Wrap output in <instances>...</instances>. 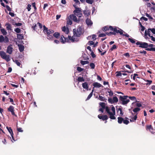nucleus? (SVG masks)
<instances>
[{
	"label": "nucleus",
	"instance_id": "f257e3e1",
	"mask_svg": "<svg viewBox=\"0 0 155 155\" xmlns=\"http://www.w3.org/2000/svg\"><path fill=\"white\" fill-rule=\"evenodd\" d=\"M129 97L131 100L136 101V98L134 96H120L119 97L120 101L122 102V104L125 105L127 104L129 101L128 99H127V98Z\"/></svg>",
	"mask_w": 155,
	"mask_h": 155
},
{
	"label": "nucleus",
	"instance_id": "f03ea898",
	"mask_svg": "<svg viewBox=\"0 0 155 155\" xmlns=\"http://www.w3.org/2000/svg\"><path fill=\"white\" fill-rule=\"evenodd\" d=\"M43 32L45 34L47 35L48 39L52 40L53 38V35L54 32V30L51 29H48V28L44 25L43 26Z\"/></svg>",
	"mask_w": 155,
	"mask_h": 155
},
{
	"label": "nucleus",
	"instance_id": "7ed1b4c3",
	"mask_svg": "<svg viewBox=\"0 0 155 155\" xmlns=\"http://www.w3.org/2000/svg\"><path fill=\"white\" fill-rule=\"evenodd\" d=\"M82 29L80 26H78L77 29H73L74 35L76 37H80L82 34Z\"/></svg>",
	"mask_w": 155,
	"mask_h": 155
},
{
	"label": "nucleus",
	"instance_id": "20e7f679",
	"mask_svg": "<svg viewBox=\"0 0 155 155\" xmlns=\"http://www.w3.org/2000/svg\"><path fill=\"white\" fill-rule=\"evenodd\" d=\"M113 32L111 31L109 32H106V34L107 35H116V33H120V35L123 34L124 31L121 29L119 28L118 27H116V31H113Z\"/></svg>",
	"mask_w": 155,
	"mask_h": 155
},
{
	"label": "nucleus",
	"instance_id": "39448f33",
	"mask_svg": "<svg viewBox=\"0 0 155 155\" xmlns=\"http://www.w3.org/2000/svg\"><path fill=\"white\" fill-rule=\"evenodd\" d=\"M81 12L82 10L81 8H75V10L73 11L74 14L78 16L79 18H81L82 16Z\"/></svg>",
	"mask_w": 155,
	"mask_h": 155
},
{
	"label": "nucleus",
	"instance_id": "423d86ee",
	"mask_svg": "<svg viewBox=\"0 0 155 155\" xmlns=\"http://www.w3.org/2000/svg\"><path fill=\"white\" fill-rule=\"evenodd\" d=\"M109 30L112 31H116V27L115 26L114 27L111 26H106L103 27L102 28V30L104 31H106Z\"/></svg>",
	"mask_w": 155,
	"mask_h": 155
},
{
	"label": "nucleus",
	"instance_id": "0eeeda50",
	"mask_svg": "<svg viewBox=\"0 0 155 155\" xmlns=\"http://www.w3.org/2000/svg\"><path fill=\"white\" fill-rule=\"evenodd\" d=\"M136 45H139V47L143 48H147L148 46V44L147 43L141 41H138L136 43Z\"/></svg>",
	"mask_w": 155,
	"mask_h": 155
},
{
	"label": "nucleus",
	"instance_id": "6e6552de",
	"mask_svg": "<svg viewBox=\"0 0 155 155\" xmlns=\"http://www.w3.org/2000/svg\"><path fill=\"white\" fill-rule=\"evenodd\" d=\"M9 41V39L7 36H5V38L2 35H0V42H4L8 43Z\"/></svg>",
	"mask_w": 155,
	"mask_h": 155
},
{
	"label": "nucleus",
	"instance_id": "1a4fd4ad",
	"mask_svg": "<svg viewBox=\"0 0 155 155\" xmlns=\"http://www.w3.org/2000/svg\"><path fill=\"white\" fill-rule=\"evenodd\" d=\"M8 112H11L12 115L16 116V115L15 114L14 112V107L13 106L10 105L9 107L8 108Z\"/></svg>",
	"mask_w": 155,
	"mask_h": 155
},
{
	"label": "nucleus",
	"instance_id": "9d476101",
	"mask_svg": "<svg viewBox=\"0 0 155 155\" xmlns=\"http://www.w3.org/2000/svg\"><path fill=\"white\" fill-rule=\"evenodd\" d=\"M60 41L62 43L64 44L65 42H69V40L66 38H65L63 35H62L60 40Z\"/></svg>",
	"mask_w": 155,
	"mask_h": 155
},
{
	"label": "nucleus",
	"instance_id": "9b49d317",
	"mask_svg": "<svg viewBox=\"0 0 155 155\" xmlns=\"http://www.w3.org/2000/svg\"><path fill=\"white\" fill-rule=\"evenodd\" d=\"M75 36L74 35L72 37H71V36L68 35V39L69 40V41H71L72 42H74V41L77 42L79 41V39L77 38H75Z\"/></svg>",
	"mask_w": 155,
	"mask_h": 155
},
{
	"label": "nucleus",
	"instance_id": "f8f14e48",
	"mask_svg": "<svg viewBox=\"0 0 155 155\" xmlns=\"http://www.w3.org/2000/svg\"><path fill=\"white\" fill-rule=\"evenodd\" d=\"M13 51V48L12 47V45H9L7 47L6 52L9 54H11Z\"/></svg>",
	"mask_w": 155,
	"mask_h": 155
},
{
	"label": "nucleus",
	"instance_id": "ddd939ff",
	"mask_svg": "<svg viewBox=\"0 0 155 155\" xmlns=\"http://www.w3.org/2000/svg\"><path fill=\"white\" fill-rule=\"evenodd\" d=\"M75 15L71 14L70 15L71 18L72 20L74 22H76L77 23H79L80 21L79 19H77L76 16Z\"/></svg>",
	"mask_w": 155,
	"mask_h": 155
},
{
	"label": "nucleus",
	"instance_id": "4468645a",
	"mask_svg": "<svg viewBox=\"0 0 155 155\" xmlns=\"http://www.w3.org/2000/svg\"><path fill=\"white\" fill-rule=\"evenodd\" d=\"M62 31L65 32L66 34H68L69 32V29L68 28H66L65 26L62 27Z\"/></svg>",
	"mask_w": 155,
	"mask_h": 155
},
{
	"label": "nucleus",
	"instance_id": "2eb2a0df",
	"mask_svg": "<svg viewBox=\"0 0 155 155\" xmlns=\"http://www.w3.org/2000/svg\"><path fill=\"white\" fill-rule=\"evenodd\" d=\"M67 18V24L69 25H71L72 24V19L70 15Z\"/></svg>",
	"mask_w": 155,
	"mask_h": 155
},
{
	"label": "nucleus",
	"instance_id": "dca6fc26",
	"mask_svg": "<svg viewBox=\"0 0 155 155\" xmlns=\"http://www.w3.org/2000/svg\"><path fill=\"white\" fill-rule=\"evenodd\" d=\"M5 25L6 26V29L8 31H11L12 30V27L10 24H9L8 23H7L5 24Z\"/></svg>",
	"mask_w": 155,
	"mask_h": 155
},
{
	"label": "nucleus",
	"instance_id": "f3484780",
	"mask_svg": "<svg viewBox=\"0 0 155 155\" xmlns=\"http://www.w3.org/2000/svg\"><path fill=\"white\" fill-rule=\"evenodd\" d=\"M82 86L84 88L86 89L87 90H88V86L87 82L83 83L82 84Z\"/></svg>",
	"mask_w": 155,
	"mask_h": 155
},
{
	"label": "nucleus",
	"instance_id": "a211bd4d",
	"mask_svg": "<svg viewBox=\"0 0 155 155\" xmlns=\"http://www.w3.org/2000/svg\"><path fill=\"white\" fill-rule=\"evenodd\" d=\"M93 85L94 87H95L99 88L101 86L103 87L101 84L97 82L94 83Z\"/></svg>",
	"mask_w": 155,
	"mask_h": 155
},
{
	"label": "nucleus",
	"instance_id": "6ab92c4d",
	"mask_svg": "<svg viewBox=\"0 0 155 155\" xmlns=\"http://www.w3.org/2000/svg\"><path fill=\"white\" fill-rule=\"evenodd\" d=\"M83 14L86 17H88L90 15V12L89 10H84L83 11Z\"/></svg>",
	"mask_w": 155,
	"mask_h": 155
},
{
	"label": "nucleus",
	"instance_id": "aec40b11",
	"mask_svg": "<svg viewBox=\"0 0 155 155\" xmlns=\"http://www.w3.org/2000/svg\"><path fill=\"white\" fill-rule=\"evenodd\" d=\"M86 22L88 25H91L93 23L89 19L87 18L86 20Z\"/></svg>",
	"mask_w": 155,
	"mask_h": 155
},
{
	"label": "nucleus",
	"instance_id": "412c9836",
	"mask_svg": "<svg viewBox=\"0 0 155 155\" xmlns=\"http://www.w3.org/2000/svg\"><path fill=\"white\" fill-rule=\"evenodd\" d=\"M0 30L3 35H6L7 34V33L4 28L0 29Z\"/></svg>",
	"mask_w": 155,
	"mask_h": 155
},
{
	"label": "nucleus",
	"instance_id": "4be33fe9",
	"mask_svg": "<svg viewBox=\"0 0 155 155\" xmlns=\"http://www.w3.org/2000/svg\"><path fill=\"white\" fill-rule=\"evenodd\" d=\"M98 99L101 101H104L105 102H106L107 100V99L105 98V97L100 95L99 96Z\"/></svg>",
	"mask_w": 155,
	"mask_h": 155
},
{
	"label": "nucleus",
	"instance_id": "5701e85b",
	"mask_svg": "<svg viewBox=\"0 0 155 155\" xmlns=\"http://www.w3.org/2000/svg\"><path fill=\"white\" fill-rule=\"evenodd\" d=\"M18 46L19 47V50L21 52H22L24 50V47L23 45H19Z\"/></svg>",
	"mask_w": 155,
	"mask_h": 155
},
{
	"label": "nucleus",
	"instance_id": "b1692460",
	"mask_svg": "<svg viewBox=\"0 0 155 155\" xmlns=\"http://www.w3.org/2000/svg\"><path fill=\"white\" fill-rule=\"evenodd\" d=\"M6 54L5 52L3 51H0V55L3 59L6 55Z\"/></svg>",
	"mask_w": 155,
	"mask_h": 155
},
{
	"label": "nucleus",
	"instance_id": "393cba45",
	"mask_svg": "<svg viewBox=\"0 0 155 155\" xmlns=\"http://www.w3.org/2000/svg\"><path fill=\"white\" fill-rule=\"evenodd\" d=\"M109 114L110 115L109 117L111 119L114 120L116 119L115 117L114 116L115 114H114V113H112L111 112V113H110V114Z\"/></svg>",
	"mask_w": 155,
	"mask_h": 155
},
{
	"label": "nucleus",
	"instance_id": "a878e982",
	"mask_svg": "<svg viewBox=\"0 0 155 155\" xmlns=\"http://www.w3.org/2000/svg\"><path fill=\"white\" fill-rule=\"evenodd\" d=\"M117 122L119 124H121L123 122L124 119L122 117H119L117 118Z\"/></svg>",
	"mask_w": 155,
	"mask_h": 155
},
{
	"label": "nucleus",
	"instance_id": "bb28decb",
	"mask_svg": "<svg viewBox=\"0 0 155 155\" xmlns=\"http://www.w3.org/2000/svg\"><path fill=\"white\" fill-rule=\"evenodd\" d=\"M17 38L20 40H22L23 39V34H17Z\"/></svg>",
	"mask_w": 155,
	"mask_h": 155
},
{
	"label": "nucleus",
	"instance_id": "cd10ccee",
	"mask_svg": "<svg viewBox=\"0 0 155 155\" xmlns=\"http://www.w3.org/2000/svg\"><path fill=\"white\" fill-rule=\"evenodd\" d=\"M94 92V89H93L92 91L91 92L90 94L88 96L86 100V101L89 100L92 96Z\"/></svg>",
	"mask_w": 155,
	"mask_h": 155
},
{
	"label": "nucleus",
	"instance_id": "c85d7f7f",
	"mask_svg": "<svg viewBox=\"0 0 155 155\" xmlns=\"http://www.w3.org/2000/svg\"><path fill=\"white\" fill-rule=\"evenodd\" d=\"M77 80L79 82H82L85 81L83 77H79L78 78Z\"/></svg>",
	"mask_w": 155,
	"mask_h": 155
},
{
	"label": "nucleus",
	"instance_id": "c756f323",
	"mask_svg": "<svg viewBox=\"0 0 155 155\" xmlns=\"http://www.w3.org/2000/svg\"><path fill=\"white\" fill-rule=\"evenodd\" d=\"M150 30L151 31V28H150L148 29L147 32V30H145V35H148L149 36H150Z\"/></svg>",
	"mask_w": 155,
	"mask_h": 155
},
{
	"label": "nucleus",
	"instance_id": "7c9ffc66",
	"mask_svg": "<svg viewBox=\"0 0 155 155\" xmlns=\"http://www.w3.org/2000/svg\"><path fill=\"white\" fill-rule=\"evenodd\" d=\"M80 63L82 65H83L85 64H89V62L88 61H83L81 60V61Z\"/></svg>",
	"mask_w": 155,
	"mask_h": 155
},
{
	"label": "nucleus",
	"instance_id": "2f4dec72",
	"mask_svg": "<svg viewBox=\"0 0 155 155\" xmlns=\"http://www.w3.org/2000/svg\"><path fill=\"white\" fill-rule=\"evenodd\" d=\"M117 109L118 111H120V114L121 116H122L123 114L122 112V108L121 107H119L118 108H117Z\"/></svg>",
	"mask_w": 155,
	"mask_h": 155
},
{
	"label": "nucleus",
	"instance_id": "473e14b6",
	"mask_svg": "<svg viewBox=\"0 0 155 155\" xmlns=\"http://www.w3.org/2000/svg\"><path fill=\"white\" fill-rule=\"evenodd\" d=\"M60 36V33L58 32H56L54 34H53V36H54L56 38H58Z\"/></svg>",
	"mask_w": 155,
	"mask_h": 155
},
{
	"label": "nucleus",
	"instance_id": "72a5a7b5",
	"mask_svg": "<svg viewBox=\"0 0 155 155\" xmlns=\"http://www.w3.org/2000/svg\"><path fill=\"white\" fill-rule=\"evenodd\" d=\"M13 61L15 62V63L18 66H20L21 65V64L20 63V61L17 60H15V61L13 60Z\"/></svg>",
	"mask_w": 155,
	"mask_h": 155
},
{
	"label": "nucleus",
	"instance_id": "f704fd0d",
	"mask_svg": "<svg viewBox=\"0 0 155 155\" xmlns=\"http://www.w3.org/2000/svg\"><path fill=\"white\" fill-rule=\"evenodd\" d=\"M6 128L11 134H13L12 129L11 127H7Z\"/></svg>",
	"mask_w": 155,
	"mask_h": 155
},
{
	"label": "nucleus",
	"instance_id": "c9c22d12",
	"mask_svg": "<svg viewBox=\"0 0 155 155\" xmlns=\"http://www.w3.org/2000/svg\"><path fill=\"white\" fill-rule=\"evenodd\" d=\"M113 100L114 103H117L118 101L117 97L116 96H114L113 97Z\"/></svg>",
	"mask_w": 155,
	"mask_h": 155
},
{
	"label": "nucleus",
	"instance_id": "e433bc0d",
	"mask_svg": "<svg viewBox=\"0 0 155 155\" xmlns=\"http://www.w3.org/2000/svg\"><path fill=\"white\" fill-rule=\"evenodd\" d=\"M108 119V117L107 115H102V118L101 120L104 121V120H107Z\"/></svg>",
	"mask_w": 155,
	"mask_h": 155
},
{
	"label": "nucleus",
	"instance_id": "4c0bfd02",
	"mask_svg": "<svg viewBox=\"0 0 155 155\" xmlns=\"http://www.w3.org/2000/svg\"><path fill=\"white\" fill-rule=\"evenodd\" d=\"M9 55H6L4 58L3 59H5L7 62L9 61L10 60Z\"/></svg>",
	"mask_w": 155,
	"mask_h": 155
},
{
	"label": "nucleus",
	"instance_id": "58836bf2",
	"mask_svg": "<svg viewBox=\"0 0 155 155\" xmlns=\"http://www.w3.org/2000/svg\"><path fill=\"white\" fill-rule=\"evenodd\" d=\"M125 119H123V122L124 124L127 125L129 123V122L128 120H127V119H128V118L125 117Z\"/></svg>",
	"mask_w": 155,
	"mask_h": 155
},
{
	"label": "nucleus",
	"instance_id": "ea45409f",
	"mask_svg": "<svg viewBox=\"0 0 155 155\" xmlns=\"http://www.w3.org/2000/svg\"><path fill=\"white\" fill-rule=\"evenodd\" d=\"M117 48V46L115 45H113L112 47L110 49V51H112L114 49Z\"/></svg>",
	"mask_w": 155,
	"mask_h": 155
},
{
	"label": "nucleus",
	"instance_id": "a19ab883",
	"mask_svg": "<svg viewBox=\"0 0 155 155\" xmlns=\"http://www.w3.org/2000/svg\"><path fill=\"white\" fill-rule=\"evenodd\" d=\"M140 110V109L138 107H136L133 109V111L134 112L137 113Z\"/></svg>",
	"mask_w": 155,
	"mask_h": 155
},
{
	"label": "nucleus",
	"instance_id": "79ce46f5",
	"mask_svg": "<svg viewBox=\"0 0 155 155\" xmlns=\"http://www.w3.org/2000/svg\"><path fill=\"white\" fill-rule=\"evenodd\" d=\"M90 66L91 68V69H94L95 68V65L94 63H91L90 64Z\"/></svg>",
	"mask_w": 155,
	"mask_h": 155
},
{
	"label": "nucleus",
	"instance_id": "37998d69",
	"mask_svg": "<svg viewBox=\"0 0 155 155\" xmlns=\"http://www.w3.org/2000/svg\"><path fill=\"white\" fill-rule=\"evenodd\" d=\"M151 129H153L152 126L151 125H147L146 126V130H150Z\"/></svg>",
	"mask_w": 155,
	"mask_h": 155
},
{
	"label": "nucleus",
	"instance_id": "c03bdc74",
	"mask_svg": "<svg viewBox=\"0 0 155 155\" xmlns=\"http://www.w3.org/2000/svg\"><path fill=\"white\" fill-rule=\"evenodd\" d=\"M100 106L103 109H105V104L104 102L100 103Z\"/></svg>",
	"mask_w": 155,
	"mask_h": 155
},
{
	"label": "nucleus",
	"instance_id": "a18cd8bd",
	"mask_svg": "<svg viewBox=\"0 0 155 155\" xmlns=\"http://www.w3.org/2000/svg\"><path fill=\"white\" fill-rule=\"evenodd\" d=\"M77 70L79 72H81L84 70V68H82L80 67H77Z\"/></svg>",
	"mask_w": 155,
	"mask_h": 155
},
{
	"label": "nucleus",
	"instance_id": "49530a36",
	"mask_svg": "<svg viewBox=\"0 0 155 155\" xmlns=\"http://www.w3.org/2000/svg\"><path fill=\"white\" fill-rule=\"evenodd\" d=\"M86 2L89 4H92L94 2L93 0H86Z\"/></svg>",
	"mask_w": 155,
	"mask_h": 155
},
{
	"label": "nucleus",
	"instance_id": "de8ad7c7",
	"mask_svg": "<svg viewBox=\"0 0 155 155\" xmlns=\"http://www.w3.org/2000/svg\"><path fill=\"white\" fill-rule=\"evenodd\" d=\"M37 24H35L33 25L32 26V28L33 29V30L35 31H36L37 30Z\"/></svg>",
	"mask_w": 155,
	"mask_h": 155
},
{
	"label": "nucleus",
	"instance_id": "09e8293b",
	"mask_svg": "<svg viewBox=\"0 0 155 155\" xmlns=\"http://www.w3.org/2000/svg\"><path fill=\"white\" fill-rule=\"evenodd\" d=\"M14 31L16 33H18L21 32V30L19 28H15Z\"/></svg>",
	"mask_w": 155,
	"mask_h": 155
},
{
	"label": "nucleus",
	"instance_id": "8fccbe9b",
	"mask_svg": "<svg viewBox=\"0 0 155 155\" xmlns=\"http://www.w3.org/2000/svg\"><path fill=\"white\" fill-rule=\"evenodd\" d=\"M146 16L149 19H150V20H153V18L151 17V16H150V15H149V14H148V13H146Z\"/></svg>",
	"mask_w": 155,
	"mask_h": 155
},
{
	"label": "nucleus",
	"instance_id": "3c124183",
	"mask_svg": "<svg viewBox=\"0 0 155 155\" xmlns=\"http://www.w3.org/2000/svg\"><path fill=\"white\" fill-rule=\"evenodd\" d=\"M109 91H108V92L109 93V95L110 96H112L113 95V93L110 89H109Z\"/></svg>",
	"mask_w": 155,
	"mask_h": 155
},
{
	"label": "nucleus",
	"instance_id": "603ef678",
	"mask_svg": "<svg viewBox=\"0 0 155 155\" xmlns=\"http://www.w3.org/2000/svg\"><path fill=\"white\" fill-rule=\"evenodd\" d=\"M105 108L106 111L109 114H110V113H111V112H110V110L109 108V107H105Z\"/></svg>",
	"mask_w": 155,
	"mask_h": 155
},
{
	"label": "nucleus",
	"instance_id": "864d4df0",
	"mask_svg": "<svg viewBox=\"0 0 155 155\" xmlns=\"http://www.w3.org/2000/svg\"><path fill=\"white\" fill-rule=\"evenodd\" d=\"M37 25L39 26L40 29H42V27L43 26L42 25V24L39 22H38L37 23Z\"/></svg>",
	"mask_w": 155,
	"mask_h": 155
},
{
	"label": "nucleus",
	"instance_id": "5fc2aeb1",
	"mask_svg": "<svg viewBox=\"0 0 155 155\" xmlns=\"http://www.w3.org/2000/svg\"><path fill=\"white\" fill-rule=\"evenodd\" d=\"M128 40L132 43H134L135 42V40L131 38H129Z\"/></svg>",
	"mask_w": 155,
	"mask_h": 155
},
{
	"label": "nucleus",
	"instance_id": "6e6d98bb",
	"mask_svg": "<svg viewBox=\"0 0 155 155\" xmlns=\"http://www.w3.org/2000/svg\"><path fill=\"white\" fill-rule=\"evenodd\" d=\"M108 101L109 103L112 104L114 103L113 99L111 98H109L108 99Z\"/></svg>",
	"mask_w": 155,
	"mask_h": 155
},
{
	"label": "nucleus",
	"instance_id": "4d7b16f0",
	"mask_svg": "<svg viewBox=\"0 0 155 155\" xmlns=\"http://www.w3.org/2000/svg\"><path fill=\"white\" fill-rule=\"evenodd\" d=\"M146 81L148 83H147L146 84V85H150V84H151V83H152V81L151 80H146Z\"/></svg>",
	"mask_w": 155,
	"mask_h": 155
},
{
	"label": "nucleus",
	"instance_id": "13d9d810",
	"mask_svg": "<svg viewBox=\"0 0 155 155\" xmlns=\"http://www.w3.org/2000/svg\"><path fill=\"white\" fill-rule=\"evenodd\" d=\"M111 110H112L113 112V113H114V114H115V108L114 107V106H112L111 108Z\"/></svg>",
	"mask_w": 155,
	"mask_h": 155
},
{
	"label": "nucleus",
	"instance_id": "bf43d9fd",
	"mask_svg": "<svg viewBox=\"0 0 155 155\" xmlns=\"http://www.w3.org/2000/svg\"><path fill=\"white\" fill-rule=\"evenodd\" d=\"M31 5L30 4H28L27 5V9L28 11H30L31 9Z\"/></svg>",
	"mask_w": 155,
	"mask_h": 155
},
{
	"label": "nucleus",
	"instance_id": "052dcab7",
	"mask_svg": "<svg viewBox=\"0 0 155 155\" xmlns=\"http://www.w3.org/2000/svg\"><path fill=\"white\" fill-rule=\"evenodd\" d=\"M9 98L10 100V102H11L12 104L15 105V104L14 103L13 100L11 98L9 97Z\"/></svg>",
	"mask_w": 155,
	"mask_h": 155
},
{
	"label": "nucleus",
	"instance_id": "680f3d73",
	"mask_svg": "<svg viewBox=\"0 0 155 155\" xmlns=\"http://www.w3.org/2000/svg\"><path fill=\"white\" fill-rule=\"evenodd\" d=\"M5 7L7 9V10L9 11H11V8L8 5H6Z\"/></svg>",
	"mask_w": 155,
	"mask_h": 155
},
{
	"label": "nucleus",
	"instance_id": "e2e57ef3",
	"mask_svg": "<svg viewBox=\"0 0 155 155\" xmlns=\"http://www.w3.org/2000/svg\"><path fill=\"white\" fill-rule=\"evenodd\" d=\"M106 34H104V33H101L99 35V37H104L106 35Z\"/></svg>",
	"mask_w": 155,
	"mask_h": 155
},
{
	"label": "nucleus",
	"instance_id": "0e129e2a",
	"mask_svg": "<svg viewBox=\"0 0 155 155\" xmlns=\"http://www.w3.org/2000/svg\"><path fill=\"white\" fill-rule=\"evenodd\" d=\"M142 19L144 20L145 21H147L148 20V19L147 18L144 17H142L140 18V20H142Z\"/></svg>",
	"mask_w": 155,
	"mask_h": 155
},
{
	"label": "nucleus",
	"instance_id": "69168bd1",
	"mask_svg": "<svg viewBox=\"0 0 155 155\" xmlns=\"http://www.w3.org/2000/svg\"><path fill=\"white\" fill-rule=\"evenodd\" d=\"M94 42L92 41H90L88 42V44L90 46L94 45Z\"/></svg>",
	"mask_w": 155,
	"mask_h": 155
},
{
	"label": "nucleus",
	"instance_id": "338daca9",
	"mask_svg": "<svg viewBox=\"0 0 155 155\" xmlns=\"http://www.w3.org/2000/svg\"><path fill=\"white\" fill-rule=\"evenodd\" d=\"M91 55L93 58H94L96 56V55L94 54L93 51L91 52Z\"/></svg>",
	"mask_w": 155,
	"mask_h": 155
},
{
	"label": "nucleus",
	"instance_id": "774afa93",
	"mask_svg": "<svg viewBox=\"0 0 155 155\" xmlns=\"http://www.w3.org/2000/svg\"><path fill=\"white\" fill-rule=\"evenodd\" d=\"M92 38L93 40H94L96 39V36L95 35H93L92 36Z\"/></svg>",
	"mask_w": 155,
	"mask_h": 155
}]
</instances>
